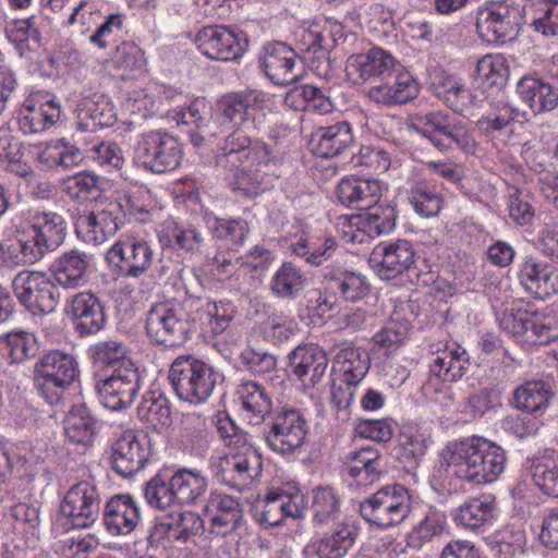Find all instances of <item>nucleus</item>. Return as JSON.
<instances>
[{
	"instance_id": "nucleus-1",
	"label": "nucleus",
	"mask_w": 558,
	"mask_h": 558,
	"mask_svg": "<svg viewBox=\"0 0 558 558\" xmlns=\"http://www.w3.org/2000/svg\"><path fill=\"white\" fill-rule=\"evenodd\" d=\"M441 456L451 475L474 485L493 483L506 464L505 450L483 438L451 442Z\"/></svg>"
},
{
	"instance_id": "nucleus-2",
	"label": "nucleus",
	"mask_w": 558,
	"mask_h": 558,
	"mask_svg": "<svg viewBox=\"0 0 558 558\" xmlns=\"http://www.w3.org/2000/svg\"><path fill=\"white\" fill-rule=\"evenodd\" d=\"M196 306L187 313L184 306L178 302H160L150 306L146 313L145 331L153 344L163 348H174L183 344L190 333L203 331L209 322L207 307ZM194 301H191V310Z\"/></svg>"
},
{
	"instance_id": "nucleus-3",
	"label": "nucleus",
	"mask_w": 558,
	"mask_h": 558,
	"mask_svg": "<svg viewBox=\"0 0 558 558\" xmlns=\"http://www.w3.org/2000/svg\"><path fill=\"white\" fill-rule=\"evenodd\" d=\"M78 364L73 355L60 350L45 353L34 367V384L49 404H57L78 376Z\"/></svg>"
},
{
	"instance_id": "nucleus-4",
	"label": "nucleus",
	"mask_w": 558,
	"mask_h": 558,
	"mask_svg": "<svg viewBox=\"0 0 558 558\" xmlns=\"http://www.w3.org/2000/svg\"><path fill=\"white\" fill-rule=\"evenodd\" d=\"M411 512V496L399 484L387 485L360 504L361 515L372 525L389 529L402 523Z\"/></svg>"
},
{
	"instance_id": "nucleus-5",
	"label": "nucleus",
	"mask_w": 558,
	"mask_h": 558,
	"mask_svg": "<svg viewBox=\"0 0 558 558\" xmlns=\"http://www.w3.org/2000/svg\"><path fill=\"white\" fill-rule=\"evenodd\" d=\"M183 157L181 144L171 134L149 131L140 135L134 160L154 173H165L179 167Z\"/></svg>"
},
{
	"instance_id": "nucleus-6",
	"label": "nucleus",
	"mask_w": 558,
	"mask_h": 558,
	"mask_svg": "<svg viewBox=\"0 0 558 558\" xmlns=\"http://www.w3.org/2000/svg\"><path fill=\"white\" fill-rule=\"evenodd\" d=\"M551 318L522 307H507L498 316L499 326L518 341L547 344L558 338V327Z\"/></svg>"
},
{
	"instance_id": "nucleus-7",
	"label": "nucleus",
	"mask_w": 558,
	"mask_h": 558,
	"mask_svg": "<svg viewBox=\"0 0 558 558\" xmlns=\"http://www.w3.org/2000/svg\"><path fill=\"white\" fill-rule=\"evenodd\" d=\"M19 302L33 315L52 313L60 300L56 282L43 271H20L12 280Z\"/></svg>"
},
{
	"instance_id": "nucleus-8",
	"label": "nucleus",
	"mask_w": 558,
	"mask_h": 558,
	"mask_svg": "<svg viewBox=\"0 0 558 558\" xmlns=\"http://www.w3.org/2000/svg\"><path fill=\"white\" fill-rule=\"evenodd\" d=\"M142 376L135 363L126 367L111 371L110 375L99 377L95 381V390L99 402L111 411L129 408L138 395Z\"/></svg>"
},
{
	"instance_id": "nucleus-9",
	"label": "nucleus",
	"mask_w": 558,
	"mask_h": 558,
	"mask_svg": "<svg viewBox=\"0 0 558 558\" xmlns=\"http://www.w3.org/2000/svg\"><path fill=\"white\" fill-rule=\"evenodd\" d=\"M32 240L21 242V254L24 264L40 260L47 252L57 250L66 235L64 218L52 211H38L32 218Z\"/></svg>"
},
{
	"instance_id": "nucleus-10",
	"label": "nucleus",
	"mask_w": 558,
	"mask_h": 558,
	"mask_svg": "<svg viewBox=\"0 0 558 558\" xmlns=\"http://www.w3.org/2000/svg\"><path fill=\"white\" fill-rule=\"evenodd\" d=\"M206 363L180 356L169 369V380L177 396L190 404H204L209 398V374Z\"/></svg>"
},
{
	"instance_id": "nucleus-11",
	"label": "nucleus",
	"mask_w": 558,
	"mask_h": 558,
	"mask_svg": "<svg viewBox=\"0 0 558 558\" xmlns=\"http://www.w3.org/2000/svg\"><path fill=\"white\" fill-rule=\"evenodd\" d=\"M524 5L494 2L477 13L476 27L488 43L505 44L513 40L520 31Z\"/></svg>"
},
{
	"instance_id": "nucleus-12",
	"label": "nucleus",
	"mask_w": 558,
	"mask_h": 558,
	"mask_svg": "<svg viewBox=\"0 0 558 558\" xmlns=\"http://www.w3.org/2000/svg\"><path fill=\"white\" fill-rule=\"evenodd\" d=\"M267 426L266 442L271 450L281 454H291L300 449L308 434L307 421L296 409L282 408L275 412Z\"/></svg>"
},
{
	"instance_id": "nucleus-13",
	"label": "nucleus",
	"mask_w": 558,
	"mask_h": 558,
	"mask_svg": "<svg viewBox=\"0 0 558 558\" xmlns=\"http://www.w3.org/2000/svg\"><path fill=\"white\" fill-rule=\"evenodd\" d=\"M263 471L260 454L252 448L226 453L215 463V476L223 485L242 490L253 484Z\"/></svg>"
},
{
	"instance_id": "nucleus-14",
	"label": "nucleus",
	"mask_w": 558,
	"mask_h": 558,
	"mask_svg": "<svg viewBox=\"0 0 558 558\" xmlns=\"http://www.w3.org/2000/svg\"><path fill=\"white\" fill-rule=\"evenodd\" d=\"M124 210L118 201L97 202L92 211L77 219V232L85 242L101 244L124 223Z\"/></svg>"
},
{
	"instance_id": "nucleus-15",
	"label": "nucleus",
	"mask_w": 558,
	"mask_h": 558,
	"mask_svg": "<svg viewBox=\"0 0 558 558\" xmlns=\"http://www.w3.org/2000/svg\"><path fill=\"white\" fill-rule=\"evenodd\" d=\"M414 245L403 239L380 242L368 258L369 266L384 280H392L409 271L415 265Z\"/></svg>"
},
{
	"instance_id": "nucleus-16",
	"label": "nucleus",
	"mask_w": 558,
	"mask_h": 558,
	"mask_svg": "<svg viewBox=\"0 0 558 558\" xmlns=\"http://www.w3.org/2000/svg\"><path fill=\"white\" fill-rule=\"evenodd\" d=\"M413 120L417 131L429 130V134L439 133L466 154L473 155L477 150V143L466 125L445 111L417 113Z\"/></svg>"
},
{
	"instance_id": "nucleus-17",
	"label": "nucleus",
	"mask_w": 558,
	"mask_h": 558,
	"mask_svg": "<svg viewBox=\"0 0 558 558\" xmlns=\"http://www.w3.org/2000/svg\"><path fill=\"white\" fill-rule=\"evenodd\" d=\"M149 453L146 436L128 430L112 444L110 464L120 476L131 477L144 469Z\"/></svg>"
},
{
	"instance_id": "nucleus-18",
	"label": "nucleus",
	"mask_w": 558,
	"mask_h": 558,
	"mask_svg": "<svg viewBox=\"0 0 558 558\" xmlns=\"http://www.w3.org/2000/svg\"><path fill=\"white\" fill-rule=\"evenodd\" d=\"M61 511L75 527H88L99 517L100 496L96 486L87 481L73 485L65 494Z\"/></svg>"
},
{
	"instance_id": "nucleus-19",
	"label": "nucleus",
	"mask_w": 558,
	"mask_h": 558,
	"mask_svg": "<svg viewBox=\"0 0 558 558\" xmlns=\"http://www.w3.org/2000/svg\"><path fill=\"white\" fill-rule=\"evenodd\" d=\"M305 507L303 494L295 487L272 489L257 505L256 515L262 524L279 525L286 517L300 518Z\"/></svg>"
},
{
	"instance_id": "nucleus-20",
	"label": "nucleus",
	"mask_w": 558,
	"mask_h": 558,
	"mask_svg": "<svg viewBox=\"0 0 558 558\" xmlns=\"http://www.w3.org/2000/svg\"><path fill=\"white\" fill-rule=\"evenodd\" d=\"M153 250L143 240L130 238L118 241L107 253L110 263L118 264L124 277L138 278L144 275L153 263Z\"/></svg>"
},
{
	"instance_id": "nucleus-21",
	"label": "nucleus",
	"mask_w": 558,
	"mask_h": 558,
	"mask_svg": "<svg viewBox=\"0 0 558 558\" xmlns=\"http://www.w3.org/2000/svg\"><path fill=\"white\" fill-rule=\"evenodd\" d=\"M66 314L72 317L75 330L80 336H90L99 332L107 320L105 305L90 291L78 292L73 295L66 307Z\"/></svg>"
},
{
	"instance_id": "nucleus-22",
	"label": "nucleus",
	"mask_w": 558,
	"mask_h": 558,
	"mask_svg": "<svg viewBox=\"0 0 558 558\" xmlns=\"http://www.w3.org/2000/svg\"><path fill=\"white\" fill-rule=\"evenodd\" d=\"M518 278L523 289L538 299L558 293V269L529 255L519 266Z\"/></svg>"
},
{
	"instance_id": "nucleus-23",
	"label": "nucleus",
	"mask_w": 558,
	"mask_h": 558,
	"mask_svg": "<svg viewBox=\"0 0 558 558\" xmlns=\"http://www.w3.org/2000/svg\"><path fill=\"white\" fill-rule=\"evenodd\" d=\"M291 373L308 389L315 387L324 376L328 357L317 345H302L295 348L288 355Z\"/></svg>"
},
{
	"instance_id": "nucleus-24",
	"label": "nucleus",
	"mask_w": 558,
	"mask_h": 558,
	"mask_svg": "<svg viewBox=\"0 0 558 558\" xmlns=\"http://www.w3.org/2000/svg\"><path fill=\"white\" fill-rule=\"evenodd\" d=\"M263 68L269 80L277 85L294 83L301 76L296 69V53L279 41L264 47Z\"/></svg>"
},
{
	"instance_id": "nucleus-25",
	"label": "nucleus",
	"mask_w": 558,
	"mask_h": 558,
	"mask_svg": "<svg viewBox=\"0 0 558 558\" xmlns=\"http://www.w3.org/2000/svg\"><path fill=\"white\" fill-rule=\"evenodd\" d=\"M420 93L418 83L409 72L395 71L381 83L373 85L367 96L371 100L387 105H403L417 97Z\"/></svg>"
},
{
	"instance_id": "nucleus-26",
	"label": "nucleus",
	"mask_w": 558,
	"mask_h": 558,
	"mask_svg": "<svg viewBox=\"0 0 558 558\" xmlns=\"http://www.w3.org/2000/svg\"><path fill=\"white\" fill-rule=\"evenodd\" d=\"M92 259V255L77 250L64 252L50 266L54 282L65 289L81 287L85 281Z\"/></svg>"
},
{
	"instance_id": "nucleus-27",
	"label": "nucleus",
	"mask_w": 558,
	"mask_h": 558,
	"mask_svg": "<svg viewBox=\"0 0 558 558\" xmlns=\"http://www.w3.org/2000/svg\"><path fill=\"white\" fill-rule=\"evenodd\" d=\"M556 392L550 383L542 379L526 380L519 385L509 399L514 409L527 413H543L555 398Z\"/></svg>"
},
{
	"instance_id": "nucleus-28",
	"label": "nucleus",
	"mask_w": 558,
	"mask_h": 558,
	"mask_svg": "<svg viewBox=\"0 0 558 558\" xmlns=\"http://www.w3.org/2000/svg\"><path fill=\"white\" fill-rule=\"evenodd\" d=\"M140 522V508L130 495H117L104 510L106 529L114 535L131 533Z\"/></svg>"
},
{
	"instance_id": "nucleus-29",
	"label": "nucleus",
	"mask_w": 558,
	"mask_h": 558,
	"mask_svg": "<svg viewBox=\"0 0 558 558\" xmlns=\"http://www.w3.org/2000/svg\"><path fill=\"white\" fill-rule=\"evenodd\" d=\"M396 60L381 48H372L366 53L352 56L348 68L363 81L373 80L381 83L395 71Z\"/></svg>"
},
{
	"instance_id": "nucleus-30",
	"label": "nucleus",
	"mask_w": 558,
	"mask_h": 558,
	"mask_svg": "<svg viewBox=\"0 0 558 558\" xmlns=\"http://www.w3.org/2000/svg\"><path fill=\"white\" fill-rule=\"evenodd\" d=\"M337 194L341 204L355 207L362 213L372 204L378 203L381 185L375 179L349 177L340 181Z\"/></svg>"
},
{
	"instance_id": "nucleus-31",
	"label": "nucleus",
	"mask_w": 558,
	"mask_h": 558,
	"mask_svg": "<svg viewBox=\"0 0 558 558\" xmlns=\"http://www.w3.org/2000/svg\"><path fill=\"white\" fill-rule=\"evenodd\" d=\"M117 121L113 104L104 95L85 98L77 106V129L82 132H96L110 128Z\"/></svg>"
},
{
	"instance_id": "nucleus-32",
	"label": "nucleus",
	"mask_w": 558,
	"mask_h": 558,
	"mask_svg": "<svg viewBox=\"0 0 558 558\" xmlns=\"http://www.w3.org/2000/svg\"><path fill=\"white\" fill-rule=\"evenodd\" d=\"M324 278L327 290L347 302L355 303L371 294V283L361 272L330 268L325 271Z\"/></svg>"
},
{
	"instance_id": "nucleus-33",
	"label": "nucleus",
	"mask_w": 558,
	"mask_h": 558,
	"mask_svg": "<svg viewBox=\"0 0 558 558\" xmlns=\"http://www.w3.org/2000/svg\"><path fill=\"white\" fill-rule=\"evenodd\" d=\"M337 348L339 350L333 357L332 373L342 384L357 385L368 372V356L347 342Z\"/></svg>"
},
{
	"instance_id": "nucleus-34",
	"label": "nucleus",
	"mask_w": 558,
	"mask_h": 558,
	"mask_svg": "<svg viewBox=\"0 0 558 558\" xmlns=\"http://www.w3.org/2000/svg\"><path fill=\"white\" fill-rule=\"evenodd\" d=\"M264 101V93L256 89L230 93L217 101V111L228 121L245 122L254 118V111L260 109Z\"/></svg>"
},
{
	"instance_id": "nucleus-35",
	"label": "nucleus",
	"mask_w": 558,
	"mask_h": 558,
	"mask_svg": "<svg viewBox=\"0 0 558 558\" xmlns=\"http://www.w3.org/2000/svg\"><path fill=\"white\" fill-rule=\"evenodd\" d=\"M60 106L53 99L45 102L26 100L20 111L19 128L24 134L45 131L60 119Z\"/></svg>"
},
{
	"instance_id": "nucleus-36",
	"label": "nucleus",
	"mask_w": 558,
	"mask_h": 558,
	"mask_svg": "<svg viewBox=\"0 0 558 558\" xmlns=\"http://www.w3.org/2000/svg\"><path fill=\"white\" fill-rule=\"evenodd\" d=\"M315 136L314 151L322 158H332L350 149L354 144L352 128L347 121L319 128Z\"/></svg>"
},
{
	"instance_id": "nucleus-37",
	"label": "nucleus",
	"mask_w": 558,
	"mask_h": 558,
	"mask_svg": "<svg viewBox=\"0 0 558 558\" xmlns=\"http://www.w3.org/2000/svg\"><path fill=\"white\" fill-rule=\"evenodd\" d=\"M517 90L534 113L551 111L558 106V92L538 77L523 76L517 84Z\"/></svg>"
},
{
	"instance_id": "nucleus-38",
	"label": "nucleus",
	"mask_w": 558,
	"mask_h": 558,
	"mask_svg": "<svg viewBox=\"0 0 558 558\" xmlns=\"http://www.w3.org/2000/svg\"><path fill=\"white\" fill-rule=\"evenodd\" d=\"M356 532L345 523H338L329 531L323 533L313 546L318 558H344L353 547Z\"/></svg>"
},
{
	"instance_id": "nucleus-39",
	"label": "nucleus",
	"mask_w": 558,
	"mask_h": 558,
	"mask_svg": "<svg viewBox=\"0 0 558 558\" xmlns=\"http://www.w3.org/2000/svg\"><path fill=\"white\" fill-rule=\"evenodd\" d=\"M470 365L468 352L457 347L454 349H445L437 354L430 362L429 372L444 383H452L460 379Z\"/></svg>"
},
{
	"instance_id": "nucleus-40",
	"label": "nucleus",
	"mask_w": 558,
	"mask_h": 558,
	"mask_svg": "<svg viewBox=\"0 0 558 558\" xmlns=\"http://www.w3.org/2000/svg\"><path fill=\"white\" fill-rule=\"evenodd\" d=\"M137 417L148 428H168L172 423L170 401L161 392L149 391L137 407Z\"/></svg>"
},
{
	"instance_id": "nucleus-41",
	"label": "nucleus",
	"mask_w": 558,
	"mask_h": 558,
	"mask_svg": "<svg viewBox=\"0 0 558 558\" xmlns=\"http://www.w3.org/2000/svg\"><path fill=\"white\" fill-rule=\"evenodd\" d=\"M236 393L242 409L255 424L263 423L271 414L272 401L262 385L252 380L244 381L238 386Z\"/></svg>"
},
{
	"instance_id": "nucleus-42",
	"label": "nucleus",
	"mask_w": 558,
	"mask_h": 558,
	"mask_svg": "<svg viewBox=\"0 0 558 558\" xmlns=\"http://www.w3.org/2000/svg\"><path fill=\"white\" fill-rule=\"evenodd\" d=\"M96 418L85 404L74 405L64 420L66 438L76 445L88 446L95 436Z\"/></svg>"
},
{
	"instance_id": "nucleus-43",
	"label": "nucleus",
	"mask_w": 558,
	"mask_h": 558,
	"mask_svg": "<svg viewBox=\"0 0 558 558\" xmlns=\"http://www.w3.org/2000/svg\"><path fill=\"white\" fill-rule=\"evenodd\" d=\"M396 209L391 205L372 204L356 216L359 229L369 236H379L389 233L396 226Z\"/></svg>"
},
{
	"instance_id": "nucleus-44",
	"label": "nucleus",
	"mask_w": 558,
	"mask_h": 558,
	"mask_svg": "<svg viewBox=\"0 0 558 558\" xmlns=\"http://www.w3.org/2000/svg\"><path fill=\"white\" fill-rule=\"evenodd\" d=\"M246 39L227 26H211V59L228 62L239 59Z\"/></svg>"
},
{
	"instance_id": "nucleus-45",
	"label": "nucleus",
	"mask_w": 558,
	"mask_h": 558,
	"mask_svg": "<svg viewBox=\"0 0 558 558\" xmlns=\"http://www.w3.org/2000/svg\"><path fill=\"white\" fill-rule=\"evenodd\" d=\"M305 274L291 262L283 263L270 280L271 292L280 299L293 300L304 289Z\"/></svg>"
},
{
	"instance_id": "nucleus-46",
	"label": "nucleus",
	"mask_w": 558,
	"mask_h": 558,
	"mask_svg": "<svg viewBox=\"0 0 558 558\" xmlns=\"http://www.w3.org/2000/svg\"><path fill=\"white\" fill-rule=\"evenodd\" d=\"M494 500L490 496L471 498L453 513V520L465 529L476 530L493 517Z\"/></svg>"
},
{
	"instance_id": "nucleus-47",
	"label": "nucleus",
	"mask_w": 558,
	"mask_h": 558,
	"mask_svg": "<svg viewBox=\"0 0 558 558\" xmlns=\"http://www.w3.org/2000/svg\"><path fill=\"white\" fill-rule=\"evenodd\" d=\"M524 13L532 19V27L545 35H558V0H526Z\"/></svg>"
},
{
	"instance_id": "nucleus-48",
	"label": "nucleus",
	"mask_w": 558,
	"mask_h": 558,
	"mask_svg": "<svg viewBox=\"0 0 558 558\" xmlns=\"http://www.w3.org/2000/svg\"><path fill=\"white\" fill-rule=\"evenodd\" d=\"M476 74L486 88L501 90L509 78V63L502 54H486L476 64Z\"/></svg>"
},
{
	"instance_id": "nucleus-49",
	"label": "nucleus",
	"mask_w": 558,
	"mask_h": 558,
	"mask_svg": "<svg viewBox=\"0 0 558 558\" xmlns=\"http://www.w3.org/2000/svg\"><path fill=\"white\" fill-rule=\"evenodd\" d=\"M93 361L102 367L114 371L126 367L128 363H134L130 357V350L123 341L109 339L97 342L90 349Z\"/></svg>"
},
{
	"instance_id": "nucleus-50",
	"label": "nucleus",
	"mask_w": 558,
	"mask_h": 558,
	"mask_svg": "<svg viewBox=\"0 0 558 558\" xmlns=\"http://www.w3.org/2000/svg\"><path fill=\"white\" fill-rule=\"evenodd\" d=\"M409 202L415 213L423 217L437 216L444 203L441 195L426 181H416L411 186Z\"/></svg>"
},
{
	"instance_id": "nucleus-51",
	"label": "nucleus",
	"mask_w": 558,
	"mask_h": 558,
	"mask_svg": "<svg viewBox=\"0 0 558 558\" xmlns=\"http://www.w3.org/2000/svg\"><path fill=\"white\" fill-rule=\"evenodd\" d=\"M425 451L426 439L418 430L408 427L399 434L396 457L405 466L414 469Z\"/></svg>"
},
{
	"instance_id": "nucleus-52",
	"label": "nucleus",
	"mask_w": 558,
	"mask_h": 558,
	"mask_svg": "<svg viewBox=\"0 0 558 558\" xmlns=\"http://www.w3.org/2000/svg\"><path fill=\"white\" fill-rule=\"evenodd\" d=\"M535 485L545 494L558 497V461L551 457H538L529 466Z\"/></svg>"
},
{
	"instance_id": "nucleus-53",
	"label": "nucleus",
	"mask_w": 558,
	"mask_h": 558,
	"mask_svg": "<svg viewBox=\"0 0 558 558\" xmlns=\"http://www.w3.org/2000/svg\"><path fill=\"white\" fill-rule=\"evenodd\" d=\"M312 508L314 523L316 525L327 524L339 517L340 497L330 486L317 487L313 489Z\"/></svg>"
},
{
	"instance_id": "nucleus-54",
	"label": "nucleus",
	"mask_w": 558,
	"mask_h": 558,
	"mask_svg": "<svg viewBox=\"0 0 558 558\" xmlns=\"http://www.w3.org/2000/svg\"><path fill=\"white\" fill-rule=\"evenodd\" d=\"M172 488L179 504L194 502L206 489L207 482L199 473L190 470H179L171 476Z\"/></svg>"
},
{
	"instance_id": "nucleus-55",
	"label": "nucleus",
	"mask_w": 558,
	"mask_h": 558,
	"mask_svg": "<svg viewBox=\"0 0 558 558\" xmlns=\"http://www.w3.org/2000/svg\"><path fill=\"white\" fill-rule=\"evenodd\" d=\"M291 247L293 253L304 257L307 264L320 266L332 256L336 250V241L332 238H326L323 244H318L310 238L301 236L292 243Z\"/></svg>"
},
{
	"instance_id": "nucleus-56",
	"label": "nucleus",
	"mask_w": 558,
	"mask_h": 558,
	"mask_svg": "<svg viewBox=\"0 0 558 558\" xmlns=\"http://www.w3.org/2000/svg\"><path fill=\"white\" fill-rule=\"evenodd\" d=\"M0 342H4L9 349V356L12 363H21L32 359L38 352V343L35 336L23 330L11 331L1 336Z\"/></svg>"
},
{
	"instance_id": "nucleus-57",
	"label": "nucleus",
	"mask_w": 558,
	"mask_h": 558,
	"mask_svg": "<svg viewBox=\"0 0 558 558\" xmlns=\"http://www.w3.org/2000/svg\"><path fill=\"white\" fill-rule=\"evenodd\" d=\"M144 496L151 507L161 510L179 504L175 490L172 488L171 478L166 481L160 474L147 482Z\"/></svg>"
},
{
	"instance_id": "nucleus-58",
	"label": "nucleus",
	"mask_w": 558,
	"mask_h": 558,
	"mask_svg": "<svg viewBox=\"0 0 558 558\" xmlns=\"http://www.w3.org/2000/svg\"><path fill=\"white\" fill-rule=\"evenodd\" d=\"M251 140L241 131H235L226 138L223 153L217 156V166L231 165V170L236 169L242 163L243 158H247V148Z\"/></svg>"
},
{
	"instance_id": "nucleus-59",
	"label": "nucleus",
	"mask_w": 558,
	"mask_h": 558,
	"mask_svg": "<svg viewBox=\"0 0 558 558\" xmlns=\"http://www.w3.org/2000/svg\"><path fill=\"white\" fill-rule=\"evenodd\" d=\"M63 191L72 199L86 201L89 196L100 192L99 177L94 172L76 173L63 182Z\"/></svg>"
},
{
	"instance_id": "nucleus-60",
	"label": "nucleus",
	"mask_w": 558,
	"mask_h": 558,
	"mask_svg": "<svg viewBox=\"0 0 558 558\" xmlns=\"http://www.w3.org/2000/svg\"><path fill=\"white\" fill-rule=\"evenodd\" d=\"M349 458L352 461L350 466V475L353 477H360L365 474L367 478L372 481L378 475L377 460L379 453L373 447H362L359 450L350 452Z\"/></svg>"
},
{
	"instance_id": "nucleus-61",
	"label": "nucleus",
	"mask_w": 558,
	"mask_h": 558,
	"mask_svg": "<svg viewBox=\"0 0 558 558\" xmlns=\"http://www.w3.org/2000/svg\"><path fill=\"white\" fill-rule=\"evenodd\" d=\"M246 231V226L243 222L217 219L215 227L211 228V239L216 238L217 240L225 241V246L231 250L244 240Z\"/></svg>"
},
{
	"instance_id": "nucleus-62",
	"label": "nucleus",
	"mask_w": 558,
	"mask_h": 558,
	"mask_svg": "<svg viewBox=\"0 0 558 558\" xmlns=\"http://www.w3.org/2000/svg\"><path fill=\"white\" fill-rule=\"evenodd\" d=\"M447 517L441 511L429 509L424 519L415 529L417 537L422 542H430L442 534L446 529Z\"/></svg>"
},
{
	"instance_id": "nucleus-63",
	"label": "nucleus",
	"mask_w": 558,
	"mask_h": 558,
	"mask_svg": "<svg viewBox=\"0 0 558 558\" xmlns=\"http://www.w3.org/2000/svg\"><path fill=\"white\" fill-rule=\"evenodd\" d=\"M518 109L509 105H504L499 108L498 112L478 119L476 125L484 133L492 134L494 132L502 131L518 118Z\"/></svg>"
},
{
	"instance_id": "nucleus-64",
	"label": "nucleus",
	"mask_w": 558,
	"mask_h": 558,
	"mask_svg": "<svg viewBox=\"0 0 558 558\" xmlns=\"http://www.w3.org/2000/svg\"><path fill=\"white\" fill-rule=\"evenodd\" d=\"M355 433L362 438L386 442L392 438L393 429L387 420H364L355 425Z\"/></svg>"
}]
</instances>
